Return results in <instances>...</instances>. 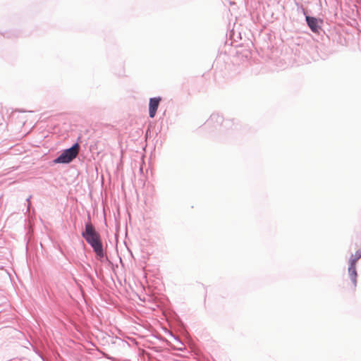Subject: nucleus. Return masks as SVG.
Wrapping results in <instances>:
<instances>
[{"label": "nucleus", "mask_w": 361, "mask_h": 361, "mask_svg": "<svg viewBox=\"0 0 361 361\" xmlns=\"http://www.w3.org/2000/svg\"><path fill=\"white\" fill-rule=\"evenodd\" d=\"M355 264H350V267L348 268V273L350 275V277L354 284V286H356V278H357V271L355 268Z\"/></svg>", "instance_id": "5"}, {"label": "nucleus", "mask_w": 361, "mask_h": 361, "mask_svg": "<svg viewBox=\"0 0 361 361\" xmlns=\"http://www.w3.org/2000/svg\"><path fill=\"white\" fill-rule=\"evenodd\" d=\"M82 237L90 244L94 251L100 258L104 257L102 243L99 234L95 231L94 227L90 221L86 223L85 230L82 233Z\"/></svg>", "instance_id": "1"}, {"label": "nucleus", "mask_w": 361, "mask_h": 361, "mask_svg": "<svg viewBox=\"0 0 361 361\" xmlns=\"http://www.w3.org/2000/svg\"><path fill=\"white\" fill-rule=\"evenodd\" d=\"M160 101H161L160 97H154V98H151L149 99V114L150 118L154 117L157 110L159 107Z\"/></svg>", "instance_id": "3"}, {"label": "nucleus", "mask_w": 361, "mask_h": 361, "mask_svg": "<svg viewBox=\"0 0 361 361\" xmlns=\"http://www.w3.org/2000/svg\"><path fill=\"white\" fill-rule=\"evenodd\" d=\"M80 146L78 143L71 148L64 150L61 154L55 160L56 163H69L78 154Z\"/></svg>", "instance_id": "2"}, {"label": "nucleus", "mask_w": 361, "mask_h": 361, "mask_svg": "<svg viewBox=\"0 0 361 361\" xmlns=\"http://www.w3.org/2000/svg\"><path fill=\"white\" fill-rule=\"evenodd\" d=\"M306 21L311 29V30L315 33L319 32V26L318 25V20L314 17L307 16Z\"/></svg>", "instance_id": "4"}, {"label": "nucleus", "mask_w": 361, "mask_h": 361, "mask_svg": "<svg viewBox=\"0 0 361 361\" xmlns=\"http://www.w3.org/2000/svg\"><path fill=\"white\" fill-rule=\"evenodd\" d=\"M361 258V249L356 251L355 255H353L350 259V264H355L357 261Z\"/></svg>", "instance_id": "6"}]
</instances>
